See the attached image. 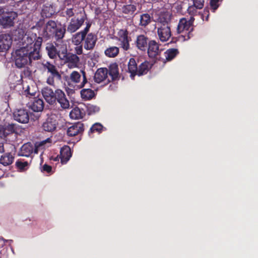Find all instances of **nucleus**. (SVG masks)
<instances>
[{
  "label": "nucleus",
  "instance_id": "nucleus-20",
  "mask_svg": "<svg viewBox=\"0 0 258 258\" xmlns=\"http://www.w3.org/2000/svg\"><path fill=\"white\" fill-rule=\"evenodd\" d=\"M15 152L8 151L4 153L0 157V164L4 166L11 165L14 161Z\"/></svg>",
  "mask_w": 258,
  "mask_h": 258
},
{
  "label": "nucleus",
  "instance_id": "nucleus-43",
  "mask_svg": "<svg viewBox=\"0 0 258 258\" xmlns=\"http://www.w3.org/2000/svg\"><path fill=\"white\" fill-rule=\"evenodd\" d=\"M222 1V0H210V6L213 12L219 7V2Z\"/></svg>",
  "mask_w": 258,
  "mask_h": 258
},
{
  "label": "nucleus",
  "instance_id": "nucleus-9",
  "mask_svg": "<svg viewBox=\"0 0 258 258\" xmlns=\"http://www.w3.org/2000/svg\"><path fill=\"white\" fill-rule=\"evenodd\" d=\"M57 125L56 115L51 113L41 124V128L45 132L52 133L56 130Z\"/></svg>",
  "mask_w": 258,
  "mask_h": 258
},
{
  "label": "nucleus",
  "instance_id": "nucleus-31",
  "mask_svg": "<svg viewBox=\"0 0 258 258\" xmlns=\"http://www.w3.org/2000/svg\"><path fill=\"white\" fill-rule=\"evenodd\" d=\"M85 115V113L84 110L78 107L74 108L70 113V117L75 119L82 118Z\"/></svg>",
  "mask_w": 258,
  "mask_h": 258
},
{
  "label": "nucleus",
  "instance_id": "nucleus-15",
  "mask_svg": "<svg viewBox=\"0 0 258 258\" xmlns=\"http://www.w3.org/2000/svg\"><path fill=\"white\" fill-rule=\"evenodd\" d=\"M67 126V135L69 137H75L80 134H82L84 131V124L81 122L69 123Z\"/></svg>",
  "mask_w": 258,
  "mask_h": 258
},
{
  "label": "nucleus",
  "instance_id": "nucleus-51",
  "mask_svg": "<svg viewBox=\"0 0 258 258\" xmlns=\"http://www.w3.org/2000/svg\"><path fill=\"white\" fill-rule=\"evenodd\" d=\"M204 13V14H203V15H202L203 19L204 20V17L206 15L205 20L206 21H208L209 20V10L207 9H205Z\"/></svg>",
  "mask_w": 258,
  "mask_h": 258
},
{
  "label": "nucleus",
  "instance_id": "nucleus-1",
  "mask_svg": "<svg viewBox=\"0 0 258 258\" xmlns=\"http://www.w3.org/2000/svg\"><path fill=\"white\" fill-rule=\"evenodd\" d=\"M38 40L35 43L36 47L32 51H28L24 48H20L16 50L14 59L15 65L17 68H22L28 65H31L33 60H37L41 58L40 39Z\"/></svg>",
  "mask_w": 258,
  "mask_h": 258
},
{
  "label": "nucleus",
  "instance_id": "nucleus-45",
  "mask_svg": "<svg viewBox=\"0 0 258 258\" xmlns=\"http://www.w3.org/2000/svg\"><path fill=\"white\" fill-rule=\"evenodd\" d=\"M75 45H77V46L75 47V52L76 53V54H77V55H81V54H83V47H84L83 44H75Z\"/></svg>",
  "mask_w": 258,
  "mask_h": 258
},
{
  "label": "nucleus",
  "instance_id": "nucleus-44",
  "mask_svg": "<svg viewBox=\"0 0 258 258\" xmlns=\"http://www.w3.org/2000/svg\"><path fill=\"white\" fill-rule=\"evenodd\" d=\"M167 24V25L170 26V20L168 18H165L164 16H161L159 18V21L158 25L159 26H162V25Z\"/></svg>",
  "mask_w": 258,
  "mask_h": 258
},
{
  "label": "nucleus",
  "instance_id": "nucleus-7",
  "mask_svg": "<svg viewBox=\"0 0 258 258\" xmlns=\"http://www.w3.org/2000/svg\"><path fill=\"white\" fill-rule=\"evenodd\" d=\"M59 58L64 63H68V67L70 68H74L78 67L80 58L76 54L68 52L67 48H64L61 50Z\"/></svg>",
  "mask_w": 258,
  "mask_h": 258
},
{
  "label": "nucleus",
  "instance_id": "nucleus-36",
  "mask_svg": "<svg viewBox=\"0 0 258 258\" xmlns=\"http://www.w3.org/2000/svg\"><path fill=\"white\" fill-rule=\"evenodd\" d=\"M136 10L137 6L136 4L126 5L123 6L122 8V13L127 15L128 16L134 15Z\"/></svg>",
  "mask_w": 258,
  "mask_h": 258
},
{
  "label": "nucleus",
  "instance_id": "nucleus-11",
  "mask_svg": "<svg viewBox=\"0 0 258 258\" xmlns=\"http://www.w3.org/2000/svg\"><path fill=\"white\" fill-rule=\"evenodd\" d=\"M86 19L87 16L85 12L80 18H72L68 25L66 31L71 34L76 32L83 25Z\"/></svg>",
  "mask_w": 258,
  "mask_h": 258
},
{
  "label": "nucleus",
  "instance_id": "nucleus-16",
  "mask_svg": "<svg viewBox=\"0 0 258 258\" xmlns=\"http://www.w3.org/2000/svg\"><path fill=\"white\" fill-rule=\"evenodd\" d=\"M150 40L147 36L144 34H140L136 37L135 45L138 50L142 52H145Z\"/></svg>",
  "mask_w": 258,
  "mask_h": 258
},
{
  "label": "nucleus",
  "instance_id": "nucleus-32",
  "mask_svg": "<svg viewBox=\"0 0 258 258\" xmlns=\"http://www.w3.org/2000/svg\"><path fill=\"white\" fill-rule=\"evenodd\" d=\"M179 53V51L177 48H169L164 52L165 59L164 60L170 61L175 58ZM164 61L163 62H164Z\"/></svg>",
  "mask_w": 258,
  "mask_h": 258
},
{
  "label": "nucleus",
  "instance_id": "nucleus-5",
  "mask_svg": "<svg viewBox=\"0 0 258 258\" xmlns=\"http://www.w3.org/2000/svg\"><path fill=\"white\" fill-rule=\"evenodd\" d=\"M160 44L154 40H151L146 50L148 57L154 60L164 61V58H162L161 53L162 49L159 48Z\"/></svg>",
  "mask_w": 258,
  "mask_h": 258
},
{
  "label": "nucleus",
  "instance_id": "nucleus-54",
  "mask_svg": "<svg viewBox=\"0 0 258 258\" xmlns=\"http://www.w3.org/2000/svg\"><path fill=\"white\" fill-rule=\"evenodd\" d=\"M5 9L0 7V15H3L5 14Z\"/></svg>",
  "mask_w": 258,
  "mask_h": 258
},
{
  "label": "nucleus",
  "instance_id": "nucleus-52",
  "mask_svg": "<svg viewBox=\"0 0 258 258\" xmlns=\"http://www.w3.org/2000/svg\"><path fill=\"white\" fill-rule=\"evenodd\" d=\"M24 93L25 95H26L27 96H33L35 95L34 93L30 92V87L29 86H28L27 88L24 91Z\"/></svg>",
  "mask_w": 258,
  "mask_h": 258
},
{
  "label": "nucleus",
  "instance_id": "nucleus-33",
  "mask_svg": "<svg viewBox=\"0 0 258 258\" xmlns=\"http://www.w3.org/2000/svg\"><path fill=\"white\" fill-rule=\"evenodd\" d=\"M81 96L84 100H89L95 97V94L93 90L91 89H83L81 91Z\"/></svg>",
  "mask_w": 258,
  "mask_h": 258
},
{
  "label": "nucleus",
  "instance_id": "nucleus-53",
  "mask_svg": "<svg viewBox=\"0 0 258 258\" xmlns=\"http://www.w3.org/2000/svg\"><path fill=\"white\" fill-rule=\"evenodd\" d=\"M194 20H195V19L194 18V16H191L190 19L187 21L188 23L190 22L191 27H193L192 24H193Z\"/></svg>",
  "mask_w": 258,
  "mask_h": 258
},
{
  "label": "nucleus",
  "instance_id": "nucleus-26",
  "mask_svg": "<svg viewBox=\"0 0 258 258\" xmlns=\"http://www.w3.org/2000/svg\"><path fill=\"white\" fill-rule=\"evenodd\" d=\"M152 66V65L149 61H144L138 66L137 75L141 76L147 74L151 69Z\"/></svg>",
  "mask_w": 258,
  "mask_h": 258
},
{
  "label": "nucleus",
  "instance_id": "nucleus-13",
  "mask_svg": "<svg viewBox=\"0 0 258 258\" xmlns=\"http://www.w3.org/2000/svg\"><path fill=\"white\" fill-rule=\"evenodd\" d=\"M13 116L17 121L21 123H27L29 120L30 113L27 109H18L14 112Z\"/></svg>",
  "mask_w": 258,
  "mask_h": 258
},
{
  "label": "nucleus",
  "instance_id": "nucleus-21",
  "mask_svg": "<svg viewBox=\"0 0 258 258\" xmlns=\"http://www.w3.org/2000/svg\"><path fill=\"white\" fill-rule=\"evenodd\" d=\"M44 107V103L42 99L34 98L33 101L29 103V107L34 112H41Z\"/></svg>",
  "mask_w": 258,
  "mask_h": 258
},
{
  "label": "nucleus",
  "instance_id": "nucleus-19",
  "mask_svg": "<svg viewBox=\"0 0 258 258\" xmlns=\"http://www.w3.org/2000/svg\"><path fill=\"white\" fill-rule=\"evenodd\" d=\"M12 43L11 36L8 34L0 35V52H5L11 47Z\"/></svg>",
  "mask_w": 258,
  "mask_h": 258
},
{
  "label": "nucleus",
  "instance_id": "nucleus-34",
  "mask_svg": "<svg viewBox=\"0 0 258 258\" xmlns=\"http://www.w3.org/2000/svg\"><path fill=\"white\" fill-rule=\"evenodd\" d=\"M119 49L117 46H110L104 51L105 55L108 57H115L118 54Z\"/></svg>",
  "mask_w": 258,
  "mask_h": 258
},
{
  "label": "nucleus",
  "instance_id": "nucleus-18",
  "mask_svg": "<svg viewBox=\"0 0 258 258\" xmlns=\"http://www.w3.org/2000/svg\"><path fill=\"white\" fill-rule=\"evenodd\" d=\"M157 34L161 41H167L171 35L170 26L165 24L159 26L157 28Z\"/></svg>",
  "mask_w": 258,
  "mask_h": 258
},
{
  "label": "nucleus",
  "instance_id": "nucleus-27",
  "mask_svg": "<svg viewBox=\"0 0 258 258\" xmlns=\"http://www.w3.org/2000/svg\"><path fill=\"white\" fill-rule=\"evenodd\" d=\"M55 13V8L52 5H44L41 15L43 18H50Z\"/></svg>",
  "mask_w": 258,
  "mask_h": 258
},
{
  "label": "nucleus",
  "instance_id": "nucleus-12",
  "mask_svg": "<svg viewBox=\"0 0 258 258\" xmlns=\"http://www.w3.org/2000/svg\"><path fill=\"white\" fill-rule=\"evenodd\" d=\"M17 16V13L14 11H11L4 14L0 18V25H2L4 28L13 26L14 20Z\"/></svg>",
  "mask_w": 258,
  "mask_h": 258
},
{
  "label": "nucleus",
  "instance_id": "nucleus-48",
  "mask_svg": "<svg viewBox=\"0 0 258 258\" xmlns=\"http://www.w3.org/2000/svg\"><path fill=\"white\" fill-rule=\"evenodd\" d=\"M83 75V81L81 82L80 87L82 88L84 87L85 85L88 82L86 76V73L84 71H81Z\"/></svg>",
  "mask_w": 258,
  "mask_h": 258
},
{
  "label": "nucleus",
  "instance_id": "nucleus-49",
  "mask_svg": "<svg viewBox=\"0 0 258 258\" xmlns=\"http://www.w3.org/2000/svg\"><path fill=\"white\" fill-rule=\"evenodd\" d=\"M86 27L83 30H82V31L83 32H84L85 34H88L89 33V31L90 30V28L91 26V25H92V22H86Z\"/></svg>",
  "mask_w": 258,
  "mask_h": 258
},
{
  "label": "nucleus",
  "instance_id": "nucleus-41",
  "mask_svg": "<svg viewBox=\"0 0 258 258\" xmlns=\"http://www.w3.org/2000/svg\"><path fill=\"white\" fill-rule=\"evenodd\" d=\"M100 108L97 105L89 104L87 105V111L89 115H92L98 112Z\"/></svg>",
  "mask_w": 258,
  "mask_h": 258
},
{
  "label": "nucleus",
  "instance_id": "nucleus-3",
  "mask_svg": "<svg viewBox=\"0 0 258 258\" xmlns=\"http://www.w3.org/2000/svg\"><path fill=\"white\" fill-rule=\"evenodd\" d=\"M66 33L64 25L57 26L56 23L52 20H48L44 25L41 33L43 37L50 39L54 37L56 40L62 39Z\"/></svg>",
  "mask_w": 258,
  "mask_h": 258
},
{
  "label": "nucleus",
  "instance_id": "nucleus-24",
  "mask_svg": "<svg viewBox=\"0 0 258 258\" xmlns=\"http://www.w3.org/2000/svg\"><path fill=\"white\" fill-rule=\"evenodd\" d=\"M72 156L71 150L69 146H64L61 148L59 157L62 164H66Z\"/></svg>",
  "mask_w": 258,
  "mask_h": 258
},
{
  "label": "nucleus",
  "instance_id": "nucleus-2",
  "mask_svg": "<svg viewBox=\"0 0 258 258\" xmlns=\"http://www.w3.org/2000/svg\"><path fill=\"white\" fill-rule=\"evenodd\" d=\"M41 93L46 102L49 105H54L58 102L62 109L69 108L70 102L65 93L60 89L53 91L50 87L45 86L41 89Z\"/></svg>",
  "mask_w": 258,
  "mask_h": 258
},
{
  "label": "nucleus",
  "instance_id": "nucleus-25",
  "mask_svg": "<svg viewBox=\"0 0 258 258\" xmlns=\"http://www.w3.org/2000/svg\"><path fill=\"white\" fill-rule=\"evenodd\" d=\"M45 49L50 58L55 59L56 58L57 56L59 57V55L61 51H58L53 43H47L46 45Z\"/></svg>",
  "mask_w": 258,
  "mask_h": 258
},
{
  "label": "nucleus",
  "instance_id": "nucleus-37",
  "mask_svg": "<svg viewBox=\"0 0 258 258\" xmlns=\"http://www.w3.org/2000/svg\"><path fill=\"white\" fill-rule=\"evenodd\" d=\"M103 128V126L101 123H95L90 128V130L88 132V134L89 136H90L91 134L94 133H98L100 134L102 132Z\"/></svg>",
  "mask_w": 258,
  "mask_h": 258
},
{
  "label": "nucleus",
  "instance_id": "nucleus-28",
  "mask_svg": "<svg viewBox=\"0 0 258 258\" xmlns=\"http://www.w3.org/2000/svg\"><path fill=\"white\" fill-rule=\"evenodd\" d=\"M33 149V146L31 143L24 144L21 148L19 155L29 157L32 154Z\"/></svg>",
  "mask_w": 258,
  "mask_h": 258
},
{
  "label": "nucleus",
  "instance_id": "nucleus-29",
  "mask_svg": "<svg viewBox=\"0 0 258 258\" xmlns=\"http://www.w3.org/2000/svg\"><path fill=\"white\" fill-rule=\"evenodd\" d=\"M108 74L111 77V80L114 81L118 79L119 71L118 65L116 63H113L109 66Z\"/></svg>",
  "mask_w": 258,
  "mask_h": 258
},
{
  "label": "nucleus",
  "instance_id": "nucleus-40",
  "mask_svg": "<svg viewBox=\"0 0 258 258\" xmlns=\"http://www.w3.org/2000/svg\"><path fill=\"white\" fill-rule=\"evenodd\" d=\"M197 4L193 2V5L189 6L187 10L188 13L190 15L194 16L198 13V9H201L203 8H199Z\"/></svg>",
  "mask_w": 258,
  "mask_h": 258
},
{
  "label": "nucleus",
  "instance_id": "nucleus-8",
  "mask_svg": "<svg viewBox=\"0 0 258 258\" xmlns=\"http://www.w3.org/2000/svg\"><path fill=\"white\" fill-rule=\"evenodd\" d=\"M193 30V27H191L190 22L188 23L186 18H183L179 20L177 27V32L178 33L185 32V34L182 35L184 40H188L193 36L192 33Z\"/></svg>",
  "mask_w": 258,
  "mask_h": 258
},
{
  "label": "nucleus",
  "instance_id": "nucleus-14",
  "mask_svg": "<svg viewBox=\"0 0 258 258\" xmlns=\"http://www.w3.org/2000/svg\"><path fill=\"white\" fill-rule=\"evenodd\" d=\"M16 124L14 123L0 126V139L5 140L6 142L10 141L9 136L16 132Z\"/></svg>",
  "mask_w": 258,
  "mask_h": 258
},
{
  "label": "nucleus",
  "instance_id": "nucleus-42",
  "mask_svg": "<svg viewBox=\"0 0 258 258\" xmlns=\"http://www.w3.org/2000/svg\"><path fill=\"white\" fill-rule=\"evenodd\" d=\"M11 148L14 149L15 147L13 145L6 143H0V153H5L8 152V148Z\"/></svg>",
  "mask_w": 258,
  "mask_h": 258
},
{
  "label": "nucleus",
  "instance_id": "nucleus-39",
  "mask_svg": "<svg viewBox=\"0 0 258 258\" xmlns=\"http://www.w3.org/2000/svg\"><path fill=\"white\" fill-rule=\"evenodd\" d=\"M81 76L77 71H74L70 74V79L71 81L75 83H78L80 82Z\"/></svg>",
  "mask_w": 258,
  "mask_h": 258
},
{
  "label": "nucleus",
  "instance_id": "nucleus-38",
  "mask_svg": "<svg viewBox=\"0 0 258 258\" xmlns=\"http://www.w3.org/2000/svg\"><path fill=\"white\" fill-rule=\"evenodd\" d=\"M15 165L20 171H23L27 169L29 163L27 161H22L21 160H18L16 162Z\"/></svg>",
  "mask_w": 258,
  "mask_h": 258
},
{
  "label": "nucleus",
  "instance_id": "nucleus-50",
  "mask_svg": "<svg viewBox=\"0 0 258 258\" xmlns=\"http://www.w3.org/2000/svg\"><path fill=\"white\" fill-rule=\"evenodd\" d=\"M194 3H197L199 8H203L204 5V0H192Z\"/></svg>",
  "mask_w": 258,
  "mask_h": 258
},
{
  "label": "nucleus",
  "instance_id": "nucleus-6",
  "mask_svg": "<svg viewBox=\"0 0 258 258\" xmlns=\"http://www.w3.org/2000/svg\"><path fill=\"white\" fill-rule=\"evenodd\" d=\"M39 39H40V42L41 46L43 41L42 37H37L36 34H32L31 36L25 34L19 41L20 45H21L20 48H24L28 51H32L36 47L35 43L37 40H39Z\"/></svg>",
  "mask_w": 258,
  "mask_h": 258
},
{
  "label": "nucleus",
  "instance_id": "nucleus-30",
  "mask_svg": "<svg viewBox=\"0 0 258 258\" xmlns=\"http://www.w3.org/2000/svg\"><path fill=\"white\" fill-rule=\"evenodd\" d=\"M152 17L148 13L142 14L140 16L139 26L145 28L152 22Z\"/></svg>",
  "mask_w": 258,
  "mask_h": 258
},
{
  "label": "nucleus",
  "instance_id": "nucleus-23",
  "mask_svg": "<svg viewBox=\"0 0 258 258\" xmlns=\"http://www.w3.org/2000/svg\"><path fill=\"white\" fill-rule=\"evenodd\" d=\"M108 70L107 68L98 69L94 75V80L97 83H100L105 80L108 76Z\"/></svg>",
  "mask_w": 258,
  "mask_h": 258
},
{
  "label": "nucleus",
  "instance_id": "nucleus-22",
  "mask_svg": "<svg viewBox=\"0 0 258 258\" xmlns=\"http://www.w3.org/2000/svg\"><path fill=\"white\" fill-rule=\"evenodd\" d=\"M138 62H139V60L137 62L134 58L132 57L127 63V72L130 74V77L132 80H134L135 76H137L138 68Z\"/></svg>",
  "mask_w": 258,
  "mask_h": 258
},
{
  "label": "nucleus",
  "instance_id": "nucleus-35",
  "mask_svg": "<svg viewBox=\"0 0 258 258\" xmlns=\"http://www.w3.org/2000/svg\"><path fill=\"white\" fill-rule=\"evenodd\" d=\"M86 34L82 31L76 33L72 37V42L74 44H82Z\"/></svg>",
  "mask_w": 258,
  "mask_h": 258
},
{
  "label": "nucleus",
  "instance_id": "nucleus-47",
  "mask_svg": "<svg viewBox=\"0 0 258 258\" xmlns=\"http://www.w3.org/2000/svg\"><path fill=\"white\" fill-rule=\"evenodd\" d=\"M41 171L47 173H50L52 171V167L50 165L45 164L42 167Z\"/></svg>",
  "mask_w": 258,
  "mask_h": 258
},
{
  "label": "nucleus",
  "instance_id": "nucleus-17",
  "mask_svg": "<svg viewBox=\"0 0 258 258\" xmlns=\"http://www.w3.org/2000/svg\"><path fill=\"white\" fill-rule=\"evenodd\" d=\"M97 39V36L95 33L91 32L86 34L82 43L84 48L87 50H92L95 48Z\"/></svg>",
  "mask_w": 258,
  "mask_h": 258
},
{
  "label": "nucleus",
  "instance_id": "nucleus-10",
  "mask_svg": "<svg viewBox=\"0 0 258 258\" xmlns=\"http://www.w3.org/2000/svg\"><path fill=\"white\" fill-rule=\"evenodd\" d=\"M128 33L126 29H119L117 33L116 39L119 42L121 48L125 51H127L130 48V42L132 39L128 36Z\"/></svg>",
  "mask_w": 258,
  "mask_h": 258
},
{
  "label": "nucleus",
  "instance_id": "nucleus-4",
  "mask_svg": "<svg viewBox=\"0 0 258 258\" xmlns=\"http://www.w3.org/2000/svg\"><path fill=\"white\" fill-rule=\"evenodd\" d=\"M43 71L46 73V83L51 86H55V82L60 81L62 79L60 71L57 67L50 61H46L41 63Z\"/></svg>",
  "mask_w": 258,
  "mask_h": 258
},
{
  "label": "nucleus",
  "instance_id": "nucleus-46",
  "mask_svg": "<svg viewBox=\"0 0 258 258\" xmlns=\"http://www.w3.org/2000/svg\"><path fill=\"white\" fill-rule=\"evenodd\" d=\"M64 13L66 14V16L68 18L74 16L75 13L73 8H67L64 11Z\"/></svg>",
  "mask_w": 258,
  "mask_h": 258
}]
</instances>
